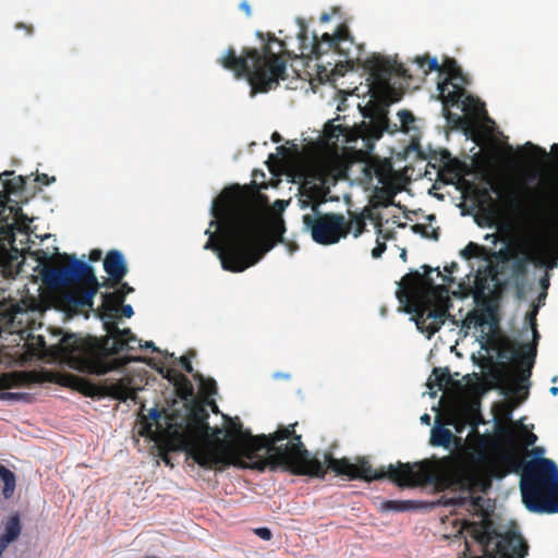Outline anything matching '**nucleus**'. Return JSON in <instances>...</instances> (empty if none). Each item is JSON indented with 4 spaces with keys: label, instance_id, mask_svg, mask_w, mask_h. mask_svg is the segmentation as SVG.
Returning a JSON list of instances; mask_svg holds the SVG:
<instances>
[{
    "label": "nucleus",
    "instance_id": "obj_1",
    "mask_svg": "<svg viewBox=\"0 0 558 558\" xmlns=\"http://www.w3.org/2000/svg\"><path fill=\"white\" fill-rule=\"evenodd\" d=\"M295 425L290 424L280 427L268 436L264 434L253 436L248 430L244 432L242 429V424L239 421L231 422L229 436L232 439L228 440L229 442L236 444L244 439L265 437L266 446L257 448L248 457L239 449L236 460L229 465L243 466L242 458L248 460L258 459L253 463L252 469L264 471L268 465L271 470L281 466L283 470L295 475H307L318 478H324L327 471L330 470L337 475L347 476L349 480L359 478L372 482L388 478L400 487L423 486L435 481V469L428 460L413 464L398 462L397 465L389 464L387 470L384 466L375 470L365 459L360 460L356 464L351 463L347 458L337 459L331 452H325L324 460L322 461L316 456H311L302 442L301 435L295 433Z\"/></svg>",
    "mask_w": 558,
    "mask_h": 558
},
{
    "label": "nucleus",
    "instance_id": "obj_2",
    "mask_svg": "<svg viewBox=\"0 0 558 558\" xmlns=\"http://www.w3.org/2000/svg\"><path fill=\"white\" fill-rule=\"evenodd\" d=\"M223 198L230 199L223 214L229 248L221 253V266L241 272L258 263L278 242L266 235V213L246 186L225 187Z\"/></svg>",
    "mask_w": 558,
    "mask_h": 558
},
{
    "label": "nucleus",
    "instance_id": "obj_3",
    "mask_svg": "<svg viewBox=\"0 0 558 558\" xmlns=\"http://www.w3.org/2000/svg\"><path fill=\"white\" fill-rule=\"evenodd\" d=\"M208 411L205 405L192 401L186 415L177 410L166 416V435L173 450H182L199 466L208 470H221L236 460L238 450L247 457L257 448L266 446V438H251L236 444L210 439Z\"/></svg>",
    "mask_w": 558,
    "mask_h": 558
},
{
    "label": "nucleus",
    "instance_id": "obj_4",
    "mask_svg": "<svg viewBox=\"0 0 558 558\" xmlns=\"http://www.w3.org/2000/svg\"><path fill=\"white\" fill-rule=\"evenodd\" d=\"M36 259L41 267L39 275L43 283L49 289L71 288L59 294L60 304L68 311L93 308L94 298L101 286L117 287L128 274L124 255L118 250L109 251L104 258V269L108 279L99 283L94 268L78 260L74 255L57 253L53 255L63 262L62 266L49 265L50 256L44 250L36 251Z\"/></svg>",
    "mask_w": 558,
    "mask_h": 558
},
{
    "label": "nucleus",
    "instance_id": "obj_5",
    "mask_svg": "<svg viewBox=\"0 0 558 558\" xmlns=\"http://www.w3.org/2000/svg\"><path fill=\"white\" fill-rule=\"evenodd\" d=\"M493 476L521 471V494L525 507L536 513L558 512V466L548 458L525 461L520 451L504 449L488 462Z\"/></svg>",
    "mask_w": 558,
    "mask_h": 558
},
{
    "label": "nucleus",
    "instance_id": "obj_6",
    "mask_svg": "<svg viewBox=\"0 0 558 558\" xmlns=\"http://www.w3.org/2000/svg\"><path fill=\"white\" fill-rule=\"evenodd\" d=\"M263 45L260 49L243 48L240 56L233 47H229L225 54L218 59L219 64L223 69L233 72L235 78L245 77L251 86V96L258 93H267L276 88L280 80H286L287 61L274 52L271 43L279 41L274 34H266V38L262 33H257Z\"/></svg>",
    "mask_w": 558,
    "mask_h": 558
},
{
    "label": "nucleus",
    "instance_id": "obj_7",
    "mask_svg": "<svg viewBox=\"0 0 558 558\" xmlns=\"http://www.w3.org/2000/svg\"><path fill=\"white\" fill-rule=\"evenodd\" d=\"M424 274L411 271L402 277L396 292L399 302L407 306L408 313L415 314L417 328L427 332L428 338L435 335L445 324L448 316V289L435 284L430 277L434 269L423 265Z\"/></svg>",
    "mask_w": 558,
    "mask_h": 558
},
{
    "label": "nucleus",
    "instance_id": "obj_8",
    "mask_svg": "<svg viewBox=\"0 0 558 558\" xmlns=\"http://www.w3.org/2000/svg\"><path fill=\"white\" fill-rule=\"evenodd\" d=\"M108 332L101 339L81 341L74 335H65L60 339L59 349L66 356L70 367L81 373L102 376L109 372L124 367L141 357H114L123 350V342L118 339L120 328L114 320H105Z\"/></svg>",
    "mask_w": 558,
    "mask_h": 558
},
{
    "label": "nucleus",
    "instance_id": "obj_9",
    "mask_svg": "<svg viewBox=\"0 0 558 558\" xmlns=\"http://www.w3.org/2000/svg\"><path fill=\"white\" fill-rule=\"evenodd\" d=\"M527 209L530 231L515 244L512 258V272L515 276H524L530 264H543L544 251L551 248L556 241L558 244V211L529 204Z\"/></svg>",
    "mask_w": 558,
    "mask_h": 558
},
{
    "label": "nucleus",
    "instance_id": "obj_10",
    "mask_svg": "<svg viewBox=\"0 0 558 558\" xmlns=\"http://www.w3.org/2000/svg\"><path fill=\"white\" fill-rule=\"evenodd\" d=\"M482 496L471 497L470 509L480 515V521L465 522L464 529L482 547L486 558H525L529 546L515 531L501 533L499 526L489 518Z\"/></svg>",
    "mask_w": 558,
    "mask_h": 558
},
{
    "label": "nucleus",
    "instance_id": "obj_11",
    "mask_svg": "<svg viewBox=\"0 0 558 558\" xmlns=\"http://www.w3.org/2000/svg\"><path fill=\"white\" fill-rule=\"evenodd\" d=\"M536 314L537 307H534L526 315L532 326L533 342L522 344L507 337L500 338L498 342V356L512 362V371L515 379L511 388L513 393L520 392L521 389L529 388V385H524V383L529 381L532 376V368L535 364L537 352V339L539 338L536 329Z\"/></svg>",
    "mask_w": 558,
    "mask_h": 558
},
{
    "label": "nucleus",
    "instance_id": "obj_12",
    "mask_svg": "<svg viewBox=\"0 0 558 558\" xmlns=\"http://www.w3.org/2000/svg\"><path fill=\"white\" fill-rule=\"evenodd\" d=\"M526 146L539 156L541 165L538 172L532 175H537V182L527 190L526 204L542 205L558 211V144L551 146V153L532 143Z\"/></svg>",
    "mask_w": 558,
    "mask_h": 558
},
{
    "label": "nucleus",
    "instance_id": "obj_13",
    "mask_svg": "<svg viewBox=\"0 0 558 558\" xmlns=\"http://www.w3.org/2000/svg\"><path fill=\"white\" fill-rule=\"evenodd\" d=\"M397 130L398 125L396 123L391 126L388 118L381 116L369 123L363 122L353 129L348 125L333 124V121H329L325 125L324 135L326 141L332 144H336L340 138L345 144L354 143L361 138L365 142V147L372 149L374 141L380 138L384 132L395 133Z\"/></svg>",
    "mask_w": 558,
    "mask_h": 558
},
{
    "label": "nucleus",
    "instance_id": "obj_14",
    "mask_svg": "<svg viewBox=\"0 0 558 558\" xmlns=\"http://www.w3.org/2000/svg\"><path fill=\"white\" fill-rule=\"evenodd\" d=\"M299 40L302 41V53L307 56L318 57L322 52V46L326 45L327 50H332L339 56L345 58L348 62L353 61L352 49L354 47L353 37L350 34L349 27L345 24L338 26L337 31L330 35L325 33L318 39L314 34L312 40L307 36V27L304 22L300 23V32L298 35Z\"/></svg>",
    "mask_w": 558,
    "mask_h": 558
},
{
    "label": "nucleus",
    "instance_id": "obj_15",
    "mask_svg": "<svg viewBox=\"0 0 558 558\" xmlns=\"http://www.w3.org/2000/svg\"><path fill=\"white\" fill-rule=\"evenodd\" d=\"M303 216L304 229L311 233L314 242L331 245L345 239L344 216L337 213L312 211Z\"/></svg>",
    "mask_w": 558,
    "mask_h": 558
},
{
    "label": "nucleus",
    "instance_id": "obj_16",
    "mask_svg": "<svg viewBox=\"0 0 558 558\" xmlns=\"http://www.w3.org/2000/svg\"><path fill=\"white\" fill-rule=\"evenodd\" d=\"M68 385L86 397H104L110 396L116 400L125 402L132 400L137 402V391L132 387L131 377H122L116 383L101 386L92 383L90 380L76 375H69L66 377Z\"/></svg>",
    "mask_w": 558,
    "mask_h": 558
},
{
    "label": "nucleus",
    "instance_id": "obj_17",
    "mask_svg": "<svg viewBox=\"0 0 558 558\" xmlns=\"http://www.w3.org/2000/svg\"><path fill=\"white\" fill-rule=\"evenodd\" d=\"M329 181L328 174L323 169L306 170L300 184L301 195L307 198L302 202V208L311 206L312 211H317L319 206L327 202L330 193Z\"/></svg>",
    "mask_w": 558,
    "mask_h": 558
},
{
    "label": "nucleus",
    "instance_id": "obj_18",
    "mask_svg": "<svg viewBox=\"0 0 558 558\" xmlns=\"http://www.w3.org/2000/svg\"><path fill=\"white\" fill-rule=\"evenodd\" d=\"M229 198H223V191L220 195L214 201L211 207V214L216 218V220L210 221V227L215 226L220 231V236L218 238L214 232L208 228L205 233L208 234V240L204 245L205 250H210L218 253V257L221 260V253L229 248V240L225 234V226H223V214L229 204Z\"/></svg>",
    "mask_w": 558,
    "mask_h": 558
},
{
    "label": "nucleus",
    "instance_id": "obj_19",
    "mask_svg": "<svg viewBox=\"0 0 558 558\" xmlns=\"http://www.w3.org/2000/svg\"><path fill=\"white\" fill-rule=\"evenodd\" d=\"M469 84L468 76L462 72V69L458 70V73H453L451 76H446L444 81L439 82L437 89L439 90V98L444 104V108L457 106L462 97L465 95L463 85Z\"/></svg>",
    "mask_w": 558,
    "mask_h": 558
},
{
    "label": "nucleus",
    "instance_id": "obj_20",
    "mask_svg": "<svg viewBox=\"0 0 558 558\" xmlns=\"http://www.w3.org/2000/svg\"><path fill=\"white\" fill-rule=\"evenodd\" d=\"M469 84L468 76L462 72V69L458 70V73H453L451 76H446L444 81L439 82L437 89L439 90V98L444 104V108L457 106L462 97L465 95L463 85Z\"/></svg>",
    "mask_w": 558,
    "mask_h": 558
},
{
    "label": "nucleus",
    "instance_id": "obj_21",
    "mask_svg": "<svg viewBox=\"0 0 558 558\" xmlns=\"http://www.w3.org/2000/svg\"><path fill=\"white\" fill-rule=\"evenodd\" d=\"M173 410L168 411L167 409L159 410L153 408L148 411L147 415H141V428L140 434L145 437L155 438V434L158 432L165 440L169 444V438L166 435V416L171 414Z\"/></svg>",
    "mask_w": 558,
    "mask_h": 558
},
{
    "label": "nucleus",
    "instance_id": "obj_22",
    "mask_svg": "<svg viewBox=\"0 0 558 558\" xmlns=\"http://www.w3.org/2000/svg\"><path fill=\"white\" fill-rule=\"evenodd\" d=\"M22 532L21 518L14 513L4 522V532L0 535V557L12 542L16 541Z\"/></svg>",
    "mask_w": 558,
    "mask_h": 558
},
{
    "label": "nucleus",
    "instance_id": "obj_23",
    "mask_svg": "<svg viewBox=\"0 0 558 558\" xmlns=\"http://www.w3.org/2000/svg\"><path fill=\"white\" fill-rule=\"evenodd\" d=\"M22 371H19L17 373H21ZM24 373H34L37 374L40 378V381H34L27 385H19L17 387H31L33 385L43 384L47 380V376L45 373L36 372V371H23ZM14 372H11L10 374H13ZM5 373H0L1 375H4ZM16 386L10 387L15 388ZM8 388H0V390H7ZM0 400H9V401H24V402H31L32 396L29 393L25 392H9V391H0Z\"/></svg>",
    "mask_w": 558,
    "mask_h": 558
},
{
    "label": "nucleus",
    "instance_id": "obj_24",
    "mask_svg": "<svg viewBox=\"0 0 558 558\" xmlns=\"http://www.w3.org/2000/svg\"><path fill=\"white\" fill-rule=\"evenodd\" d=\"M34 381H40L37 374L34 373H13L0 376V388H10L19 385H27Z\"/></svg>",
    "mask_w": 558,
    "mask_h": 558
},
{
    "label": "nucleus",
    "instance_id": "obj_25",
    "mask_svg": "<svg viewBox=\"0 0 558 558\" xmlns=\"http://www.w3.org/2000/svg\"><path fill=\"white\" fill-rule=\"evenodd\" d=\"M349 220L344 219L345 238L352 233L355 238L360 236L365 230L366 223L362 214L349 211Z\"/></svg>",
    "mask_w": 558,
    "mask_h": 558
},
{
    "label": "nucleus",
    "instance_id": "obj_26",
    "mask_svg": "<svg viewBox=\"0 0 558 558\" xmlns=\"http://www.w3.org/2000/svg\"><path fill=\"white\" fill-rule=\"evenodd\" d=\"M453 434L450 429L441 426L436 425L432 429L430 434V445L435 447H445L448 448L452 441Z\"/></svg>",
    "mask_w": 558,
    "mask_h": 558
},
{
    "label": "nucleus",
    "instance_id": "obj_27",
    "mask_svg": "<svg viewBox=\"0 0 558 558\" xmlns=\"http://www.w3.org/2000/svg\"><path fill=\"white\" fill-rule=\"evenodd\" d=\"M0 478L3 482L2 496L9 499L13 496L15 490V475L12 471L0 464Z\"/></svg>",
    "mask_w": 558,
    "mask_h": 558
},
{
    "label": "nucleus",
    "instance_id": "obj_28",
    "mask_svg": "<svg viewBox=\"0 0 558 558\" xmlns=\"http://www.w3.org/2000/svg\"><path fill=\"white\" fill-rule=\"evenodd\" d=\"M450 381L451 376L448 368L435 367L428 379V387L430 389L437 387L439 390H442Z\"/></svg>",
    "mask_w": 558,
    "mask_h": 558
},
{
    "label": "nucleus",
    "instance_id": "obj_29",
    "mask_svg": "<svg viewBox=\"0 0 558 558\" xmlns=\"http://www.w3.org/2000/svg\"><path fill=\"white\" fill-rule=\"evenodd\" d=\"M178 381L173 385L175 393L185 401L194 397V387L185 375H178Z\"/></svg>",
    "mask_w": 558,
    "mask_h": 558
},
{
    "label": "nucleus",
    "instance_id": "obj_30",
    "mask_svg": "<svg viewBox=\"0 0 558 558\" xmlns=\"http://www.w3.org/2000/svg\"><path fill=\"white\" fill-rule=\"evenodd\" d=\"M391 73V64L387 61H378L373 65L372 69V75L380 84L388 83Z\"/></svg>",
    "mask_w": 558,
    "mask_h": 558
},
{
    "label": "nucleus",
    "instance_id": "obj_31",
    "mask_svg": "<svg viewBox=\"0 0 558 558\" xmlns=\"http://www.w3.org/2000/svg\"><path fill=\"white\" fill-rule=\"evenodd\" d=\"M489 185H490L489 189L484 187V189L480 190L478 193H480L481 197H483L489 202H493V198L490 195V192H493L496 195H498L499 197H501L507 203H512L514 201L513 195L504 193V190L500 184L489 181Z\"/></svg>",
    "mask_w": 558,
    "mask_h": 558
},
{
    "label": "nucleus",
    "instance_id": "obj_32",
    "mask_svg": "<svg viewBox=\"0 0 558 558\" xmlns=\"http://www.w3.org/2000/svg\"><path fill=\"white\" fill-rule=\"evenodd\" d=\"M120 303L116 299H102L101 306L99 308V317L101 319L109 318L114 319L118 317Z\"/></svg>",
    "mask_w": 558,
    "mask_h": 558
},
{
    "label": "nucleus",
    "instance_id": "obj_33",
    "mask_svg": "<svg viewBox=\"0 0 558 558\" xmlns=\"http://www.w3.org/2000/svg\"><path fill=\"white\" fill-rule=\"evenodd\" d=\"M286 231L284 222L282 219H274L266 223V235L274 239L277 242H283V233Z\"/></svg>",
    "mask_w": 558,
    "mask_h": 558
},
{
    "label": "nucleus",
    "instance_id": "obj_34",
    "mask_svg": "<svg viewBox=\"0 0 558 558\" xmlns=\"http://www.w3.org/2000/svg\"><path fill=\"white\" fill-rule=\"evenodd\" d=\"M414 63L417 64L423 75H427L435 70H440V64L436 58L429 56H417L414 59Z\"/></svg>",
    "mask_w": 558,
    "mask_h": 558
},
{
    "label": "nucleus",
    "instance_id": "obj_35",
    "mask_svg": "<svg viewBox=\"0 0 558 558\" xmlns=\"http://www.w3.org/2000/svg\"><path fill=\"white\" fill-rule=\"evenodd\" d=\"M195 380L199 383V390L205 396H214L217 393V384L213 378H204L199 373L193 374Z\"/></svg>",
    "mask_w": 558,
    "mask_h": 558
},
{
    "label": "nucleus",
    "instance_id": "obj_36",
    "mask_svg": "<svg viewBox=\"0 0 558 558\" xmlns=\"http://www.w3.org/2000/svg\"><path fill=\"white\" fill-rule=\"evenodd\" d=\"M412 230L426 239L437 241L439 238V228H434L432 225L415 223L412 226Z\"/></svg>",
    "mask_w": 558,
    "mask_h": 558
},
{
    "label": "nucleus",
    "instance_id": "obj_37",
    "mask_svg": "<svg viewBox=\"0 0 558 558\" xmlns=\"http://www.w3.org/2000/svg\"><path fill=\"white\" fill-rule=\"evenodd\" d=\"M558 250L557 241L555 242L554 246L549 250H545L543 253L544 256V263L538 264L537 267H546L547 269H554L558 266V254L554 253Z\"/></svg>",
    "mask_w": 558,
    "mask_h": 558
},
{
    "label": "nucleus",
    "instance_id": "obj_38",
    "mask_svg": "<svg viewBox=\"0 0 558 558\" xmlns=\"http://www.w3.org/2000/svg\"><path fill=\"white\" fill-rule=\"evenodd\" d=\"M484 247L477 243L470 242L462 251L461 255L465 259L476 258L482 255Z\"/></svg>",
    "mask_w": 558,
    "mask_h": 558
},
{
    "label": "nucleus",
    "instance_id": "obj_39",
    "mask_svg": "<svg viewBox=\"0 0 558 558\" xmlns=\"http://www.w3.org/2000/svg\"><path fill=\"white\" fill-rule=\"evenodd\" d=\"M399 121H400V129L402 132H410L411 126L410 124L414 123L415 117L413 113L409 110H400L398 112Z\"/></svg>",
    "mask_w": 558,
    "mask_h": 558
},
{
    "label": "nucleus",
    "instance_id": "obj_40",
    "mask_svg": "<svg viewBox=\"0 0 558 558\" xmlns=\"http://www.w3.org/2000/svg\"><path fill=\"white\" fill-rule=\"evenodd\" d=\"M461 68L453 58H446L444 63L440 65L439 73H446V76H451L453 73H458Z\"/></svg>",
    "mask_w": 558,
    "mask_h": 558
},
{
    "label": "nucleus",
    "instance_id": "obj_41",
    "mask_svg": "<svg viewBox=\"0 0 558 558\" xmlns=\"http://www.w3.org/2000/svg\"><path fill=\"white\" fill-rule=\"evenodd\" d=\"M386 510L405 511L412 508V501L388 500L384 504Z\"/></svg>",
    "mask_w": 558,
    "mask_h": 558
},
{
    "label": "nucleus",
    "instance_id": "obj_42",
    "mask_svg": "<svg viewBox=\"0 0 558 558\" xmlns=\"http://www.w3.org/2000/svg\"><path fill=\"white\" fill-rule=\"evenodd\" d=\"M118 339H121L123 342V349L126 347L129 350H134L135 347L132 345V341H137L136 336L131 331L130 328L120 329V333Z\"/></svg>",
    "mask_w": 558,
    "mask_h": 558
},
{
    "label": "nucleus",
    "instance_id": "obj_43",
    "mask_svg": "<svg viewBox=\"0 0 558 558\" xmlns=\"http://www.w3.org/2000/svg\"><path fill=\"white\" fill-rule=\"evenodd\" d=\"M158 372L162 375L163 378H166L170 384L174 385L178 381L177 376L183 375L179 371L172 368V367H165L161 366L158 368Z\"/></svg>",
    "mask_w": 558,
    "mask_h": 558
},
{
    "label": "nucleus",
    "instance_id": "obj_44",
    "mask_svg": "<svg viewBox=\"0 0 558 558\" xmlns=\"http://www.w3.org/2000/svg\"><path fill=\"white\" fill-rule=\"evenodd\" d=\"M392 72L404 80H411L412 75L409 73V70L405 68V65L401 62L395 61L393 64H391Z\"/></svg>",
    "mask_w": 558,
    "mask_h": 558
},
{
    "label": "nucleus",
    "instance_id": "obj_45",
    "mask_svg": "<svg viewBox=\"0 0 558 558\" xmlns=\"http://www.w3.org/2000/svg\"><path fill=\"white\" fill-rule=\"evenodd\" d=\"M515 246L513 248H501L496 254L495 257L500 262H508L514 257Z\"/></svg>",
    "mask_w": 558,
    "mask_h": 558
},
{
    "label": "nucleus",
    "instance_id": "obj_46",
    "mask_svg": "<svg viewBox=\"0 0 558 558\" xmlns=\"http://www.w3.org/2000/svg\"><path fill=\"white\" fill-rule=\"evenodd\" d=\"M254 534L264 541H270L272 538V532L266 526L255 529Z\"/></svg>",
    "mask_w": 558,
    "mask_h": 558
},
{
    "label": "nucleus",
    "instance_id": "obj_47",
    "mask_svg": "<svg viewBox=\"0 0 558 558\" xmlns=\"http://www.w3.org/2000/svg\"><path fill=\"white\" fill-rule=\"evenodd\" d=\"M35 181L43 185H50L51 183L56 182V177H49L46 173H37Z\"/></svg>",
    "mask_w": 558,
    "mask_h": 558
},
{
    "label": "nucleus",
    "instance_id": "obj_48",
    "mask_svg": "<svg viewBox=\"0 0 558 558\" xmlns=\"http://www.w3.org/2000/svg\"><path fill=\"white\" fill-rule=\"evenodd\" d=\"M386 248H387L386 243L377 240L376 246L372 251V256L374 258H379L383 255V253L386 251Z\"/></svg>",
    "mask_w": 558,
    "mask_h": 558
},
{
    "label": "nucleus",
    "instance_id": "obj_49",
    "mask_svg": "<svg viewBox=\"0 0 558 558\" xmlns=\"http://www.w3.org/2000/svg\"><path fill=\"white\" fill-rule=\"evenodd\" d=\"M180 363H181V366L183 367V369L189 373V374H195L194 373V368L192 366V363H191V360L189 356L186 355H183L180 357Z\"/></svg>",
    "mask_w": 558,
    "mask_h": 558
},
{
    "label": "nucleus",
    "instance_id": "obj_50",
    "mask_svg": "<svg viewBox=\"0 0 558 558\" xmlns=\"http://www.w3.org/2000/svg\"><path fill=\"white\" fill-rule=\"evenodd\" d=\"M102 299H116L121 305L124 303L125 298L118 290L102 294Z\"/></svg>",
    "mask_w": 558,
    "mask_h": 558
},
{
    "label": "nucleus",
    "instance_id": "obj_51",
    "mask_svg": "<svg viewBox=\"0 0 558 558\" xmlns=\"http://www.w3.org/2000/svg\"><path fill=\"white\" fill-rule=\"evenodd\" d=\"M120 315L126 318H131L134 315L133 307L130 304H122L119 307Z\"/></svg>",
    "mask_w": 558,
    "mask_h": 558
},
{
    "label": "nucleus",
    "instance_id": "obj_52",
    "mask_svg": "<svg viewBox=\"0 0 558 558\" xmlns=\"http://www.w3.org/2000/svg\"><path fill=\"white\" fill-rule=\"evenodd\" d=\"M118 286L119 288L117 290L123 294V298H126L128 294L134 292V289L128 282L121 281Z\"/></svg>",
    "mask_w": 558,
    "mask_h": 558
},
{
    "label": "nucleus",
    "instance_id": "obj_53",
    "mask_svg": "<svg viewBox=\"0 0 558 558\" xmlns=\"http://www.w3.org/2000/svg\"><path fill=\"white\" fill-rule=\"evenodd\" d=\"M102 251L99 248H94L89 252L88 258L90 262H98L101 259Z\"/></svg>",
    "mask_w": 558,
    "mask_h": 558
},
{
    "label": "nucleus",
    "instance_id": "obj_54",
    "mask_svg": "<svg viewBox=\"0 0 558 558\" xmlns=\"http://www.w3.org/2000/svg\"><path fill=\"white\" fill-rule=\"evenodd\" d=\"M300 50L302 51V41L301 40H300ZM322 50L324 52H322L318 57L303 54L302 52H301V56L303 58H306V59H319L322 56H324V54H326V53H328L330 51V50H327V46L326 45L322 46Z\"/></svg>",
    "mask_w": 558,
    "mask_h": 558
},
{
    "label": "nucleus",
    "instance_id": "obj_55",
    "mask_svg": "<svg viewBox=\"0 0 558 558\" xmlns=\"http://www.w3.org/2000/svg\"><path fill=\"white\" fill-rule=\"evenodd\" d=\"M539 284L543 291L547 292V289L549 287V275L546 272L539 280Z\"/></svg>",
    "mask_w": 558,
    "mask_h": 558
},
{
    "label": "nucleus",
    "instance_id": "obj_56",
    "mask_svg": "<svg viewBox=\"0 0 558 558\" xmlns=\"http://www.w3.org/2000/svg\"><path fill=\"white\" fill-rule=\"evenodd\" d=\"M437 276L441 278V280L448 284H451L454 282V279L448 275H442L439 268H436Z\"/></svg>",
    "mask_w": 558,
    "mask_h": 558
},
{
    "label": "nucleus",
    "instance_id": "obj_57",
    "mask_svg": "<svg viewBox=\"0 0 558 558\" xmlns=\"http://www.w3.org/2000/svg\"><path fill=\"white\" fill-rule=\"evenodd\" d=\"M277 151L279 155H281L282 157H288L291 155V150L289 148H287L286 146L281 145V146H278L277 147Z\"/></svg>",
    "mask_w": 558,
    "mask_h": 558
},
{
    "label": "nucleus",
    "instance_id": "obj_58",
    "mask_svg": "<svg viewBox=\"0 0 558 558\" xmlns=\"http://www.w3.org/2000/svg\"><path fill=\"white\" fill-rule=\"evenodd\" d=\"M138 347L150 349L153 352H159V349L155 345L153 341H146L144 345L138 344Z\"/></svg>",
    "mask_w": 558,
    "mask_h": 558
},
{
    "label": "nucleus",
    "instance_id": "obj_59",
    "mask_svg": "<svg viewBox=\"0 0 558 558\" xmlns=\"http://www.w3.org/2000/svg\"><path fill=\"white\" fill-rule=\"evenodd\" d=\"M240 9L244 11L247 16L252 14L251 7L247 1H242L240 4Z\"/></svg>",
    "mask_w": 558,
    "mask_h": 558
},
{
    "label": "nucleus",
    "instance_id": "obj_60",
    "mask_svg": "<svg viewBox=\"0 0 558 558\" xmlns=\"http://www.w3.org/2000/svg\"><path fill=\"white\" fill-rule=\"evenodd\" d=\"M458 264L456 262H452L450 265L445 267V271L448 274H453L458 269Z\"/></svg>",
    "mask_w": 558,
    "mask_h": 558
},
{
    "label": "nucleus",
    "instance_id": "obj_61",
    "mask_svg": "<svg viewBox=\"0 0 558 558\" xmlns=\"http://www.w3.org/2000/svg\"><path fill=\"white\" fill-rule=\"evenodd\" d=\"M24 184H25V179H24L23 177H21V175H20V177L16 179V183L14 184L13 190H19V189H21Z\"/></svg>",
    "mask_w": 558,
    "mask_h": 558
},
{
    "label": "nucleus",
    "instance_id": "obj_62",
    "mask_svg": "<svg viewBox=\"0 0 558 558\" xmlns=\"http://www.w3.org/2000/svg\"><path fill=\"white\" fill-rule=\"evenodd\" d=\"M16 28L25 29L28 35H31L33 33V27L31 25H26V24H23V23L16 24Z\"/></svg>",
    "mask_w": 558,
    "mask_h": 558
},
{
    "label": "nucleus",
    "instance_id": "obj_63",
    "mask_svg": "<svg viewBox=\"0 0 558 558\" xmlns=\"http://www.w3.org/2000/svg\"><path fill=\"white\" fill-rule=\"evenodd\" d=\"M487 323V318L485 315H480L476 319V324L478 326H484Z\"/></svg>",
    "mask_w": 558,
    "mask_h": 558
},
{
    "label": "nucleus",
    "instance_id": "obj_64",
    "mask_svg": "<svg viewBox=\"0 0 558 558\" xmlns=\"http://www.w3.org/2000/svg\"><path fill=\"white\" fill-rule=\"evenodd\" d=\"M271 141L274 143H280L282 141V137L278 132H274L271 135Z\"/></svg>",
    "mask_w": 558,
    "mask_h": 558
}]
</instances>
